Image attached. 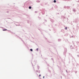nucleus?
Here are the masks:
<instances>
[{
	"mask_svg": "<svg viewBox=\"0 0 79 79\" xmlns=\"http://www.w3.org/2000/svg\"><path fill=\"white\" fill-rule=\"evenodd\" d=\"M64 19H65V17H64Z\"/></svg>",
	"mask_w": 79,
	"mask_h": 79,
	"instance_id": "obj_30",
	"label": "nucleus"
},
{
	"mask_svg": "<svg viewBox=\"0 0 79 79\" xmlns=\"http://www.w3.org/2000/svg\"><path fill=\"white\" fill-rule=\"evenodd\" d=\"M41 57H42V54H41Z\"/></svg>",
	"mask_w": 79,
	"mask_h": 79,
	"instance_id": "obj_29",
	"label": "nucleus"
},
{
	"mask_svg": "<svg viewBox=\"0 0 79 79\" xmlns=\"http://www.w3.org/2000/svg\"><path fill=\"white\" fill-rule=\"evenodd\" d=\"M38 50H39V49H38V48H37V49H36V50H37V51H38Z\"/></svg>",
	"mask_w": 79,
	"mask_h": 79,
	"instance_id": "obj_20",
	"label": "nucleus"
},
{
	"mask_svg": "<svg viewBox=\"0 0 79 79\" xmlns=\"http://www.w3.org/2000/svg\"><path fill=\"white\" fill-rule=\"evenodd\" d=\"M66 73H68V71H67V70H66Z\"/></svg>",
	"mask_w": 79,
	"mask_h": 79,
	"instance_id": "obj_22",
	"label": "nucleus"
},
{
	"mask_svg": "<svg viewBox=\"0 0 79 79\" xmlns=\"http://www.w3.org/2000/svg\"><path fill=\"white\" fill-rule=\"evenodd\" d=\"M77 56H79V55H77Z\"/></svg>",
	"mask_w": 79,
	"mask_h": 79,
	"instance_id": "obj_37",
	"label": "nucleus"
},
{
	"mask_svg": "<svg viewBox=\"0 0 79 79\" xmlns=\"http://www.w3.org/2000/svg\"><path fill=\"white\" fill-rule=\"evenodd\" d=\"M70 48H71V49H73V46H70Z\"/></svg>",
	"mask_w": 79,
	"mask_h": 79,
	"instance_id": "obj_11",
	"label": "nucleus"
},
{
	"mask_svg": "<svg viewBox=\"0 0 79 79\" xmlns=\"http://www.w3.org/2000/svg\"><path fill=\"white\" fill-rule=\"evenodd\" d=\"M75 73H77V71H76Z\"/></svg>",
	"mask_w": 79,
	"mask_h": 79,
	"instance_id": "obj_34",
	"label": "nucleus"
},
{
	"mask_svg": "<svg viewBox=\"0 0 79 79\" xmlns=\"http://www.w3.org/2000/svg\"><path fill=\"white\" fill-rule=\"evenodd\" d=\"M50 20L51 21L52 23H54V22H55V21L52 19H50Z\"/></svg>",
	"mask_w": 79,
	"mask_h": 79,
	"instance_id": "obj_3",
	"label": "nucleus"
},
{
	"mask_svg": "<svg viewBox=\"0 0 79 79\" xmlns=\"http://www.w3.org/2000/svg\"><path fill=\"white\" fill-rule=\"evenodd\" d=\"M61 79H62V77L61 76Z\"/></svg>",
	"mask_w": 79,
	"mask_h": 79,
	"instance_id": "obj_31",
	"label": "nucleus"
},
{
	"mask_svg": "<svg viewBox=\"0 0 79 79\" xmlns=\"http://www.w3.org/2000/svg\"><path fill=\"white\" fill-rule=\"evenodd\" d=\"M47 16V15H46V16Z\"/></svg>",
	"mask_w": 79,
	"mask_h": 79,
	"instance_id": "obj_48",
	"label": "nucleus"
},
{
	"mask_svg": "<svg viewBox=\"0 0 79 79\" xmlns=\"http://www.w3.org/2000/svg\"><path fill=\"white\" fill-rule=\"evenodd\" d=\"M71 25H73V23H71Z\"/></svg>",
	"mask_w": 79,
	"mask_h": 79,
	"instance_id": "obj_39",
	"label": "nucleus"
},
{
	"mask_svg": "<svg viewBox=\"0 0 79 79\" xmlns=\"http://www.w3.org/2000/svg\"><path fill=\"white\" fill-rule=\"evenodd\" d=\"M39 76H40V75H39Z\"/></svg>",
	"mask_w": 79,
	"mask_h": 79,
	"instance_id": "obj_45",
	"label": "nucleus"
},
{
	"mask_svg": "<svg viewBox=\"0 0 79 79\" xmlns=\"http://www.w3.org/2000/svg\"><path fill=\"white\" fill-rule=\"evenodd\" d=\"M54 3H56V0H54L53 1Z\"/></svg>",
	"mask_w": 79,
	"mask_h": 79,
	"instance_id": "obj_9",
	"label": "nucleus"
},
{
	"mask_svg": "<svg viewBox=\"0 0 79 79\" xmlns=\"http://www.w3.org/2000/svg\"><path fill=\"white\" fill-rule=\"evenodd\" d=\"M76 66H77V68H79V64H77V65H76Z\"/></svg>",
	"mask_w": 79,
	"mask_h": 79,
	"instance_id": "obj_6",
	"label": "nucleus"
},
{
	"mask_svg": "<svg viewBox=\"0 0 79 79\" xmlns=\"http://www.w3.org/2000/svg\"><path fill=\"white\" fill-rule=\"evenodd\" d=\"M51 9H52V10H53V7H52Z\"/></svg>",
	"mask_w": 79,
	"mask_h": 79,
	"instance_id": "obj_25",
	"label": "nucleus"
},
{
	"mask_svg": "<svg viewBox=\"0 0 79 79\" xmlns=\"http://www.w3.org/2000/svg\"><path fill=\"white\" fill-rule=\"evenodd\" d=\"M47 65L48 66H50V65H49V64H47Z\"/></svg>",
	"mask_w": 79,
	"mask_h": 79,
	"instance_id": "obj_15",
	"label": "nucleus"
},
{
	"mask_svg": "<svg viewBox=\"0 0 79 79\" xmlns=\"http://www.w3.org/2000/svg\"><path fill=\"white\" fill-rule=\"evenodd\" d=\"M46 63L47 64H48V63H47V62H46Z\"/></svg>",
	"mask_w": 79,
	"mask_h": 79,
	"instance_id": "obj_26",
	"label": "nucleus"
},
{
	"mask_svg": "<svg viewBox=\"0 0 79 79\" xmlns=\"http://www.w3.org/2000/svg\"><path fill=\"white\" fill-rule=\"evenodd\" d=\"M51 59H52V61H54V60H53V58H52Z\"/></svg>",
	"mask_w": 79,
	"mask_h": 79,
	"instance_id": "obj_19",
	"label": "nucleus"
},
{
	"mask_svg": "<svg viewBox=\"0 0 79 79\" xmlns=\"http://www.w3.org/2000/svg\"><path fill=\"white\" fill-rule=\"evenodd\" d=\"M77 51V49H76V51Z\"/></svg>",
	"mask_w": 79,
	"mask_h": 79,
	"instance_id": "obj_44",
	"label": "nucleus"
},
{
	"mask_svg": "<svg viewBox=\"0 0 79 79\" xmlns=\"http://www.w3.org/2000/svg\"><path fill=\"white\" fill-rule=\"evenodd\" d=\"M64 8H66V7L65 6H64Z\"/></svg>",
	"mask_w": 79,
	"mask_h": 79,
	"instance_id": "obj_17",
	"label": "nucleus"
},
{
	"mask_svg": "<svg viewBox=\"0 0 79 79\" xmlns=\"http://www.w3.org/2000/svg\"><path fill=\"white\" fill-rule=\"evenodd\" d=\"M41 34H43V33H42V32H41Z\"/></svg>",
	"mask_w": 79,
	"mask_h": 79,
	"instance_id": "obj_28",
	"label": "nucleus"
},
{
	"mask_svg": "<svg viewBox=\"0 0 79 79\" xmlns=\"http://www.w3.org/2000/svg\"><path fill=\"white\" fill-rule=\"evenodd\" d=\"M67 52V49L65 48L64 49V55H66V52Z\"/></svg>",
	"mask_w": 79,
	"mask_h": 79,
	"instance_id": "obj_2",
	"label": "nucleus"
},
{
	"mask_svg": "<svg viewBox=\"0 0 79 79\" xmlns=\"http://www.w3.org/2000/svg\"><path fill=\"white\" fill-rule=\"evenodd\" d=\"M48 72H49L50 73H51V71H50V70L48 68Z\"/></svg>",
	"mask_w": 79,
	"mask_h": 79,
	"instance_id": "obj_4",
	"label": "nucleus"
},
{
	"mask_svg": "<svg viewBox=\"0 0 79 79\" xmlns=\"http://www.w3.org/2000/svg\"><path fill=\"white\" fill-rule=\"evenodd\" d=\"M52 74H51V76H50L51 77H52Z\"/></svg>",
	"mask_w": 79,
	"mask_h": 79,
	"instance_id": "obj_23",
	"label": "nucleus"
},
{
	"mask_svg": "<svg viewBox=\"0 0 79 79\" xmlns=\"http://www.w3.org/2000/svg\"><path fill=\"white\" fill-rule=\"evenodd\" d=\"M40 76H41V75H40Z\"/></svg>",
	"mask_w": 79,
	"mask_h": 79,
	"instance_id": "obj_38",
	"label": "nucleus"
},
{
	"mask_svg": "<svg viewBox=\"0 0 79 79\" xmlns=\"http://www.w3.org/2000/svg\"><path fill=\"white\" fill-rule=\"evenodd\" d=\"M42 15H44V14L45 13V12H44V11H42Z\"/></svg>",
	"mask_w": 79,
	"mask_h": 79,
	"instance_id": "obj_7",
	"label": "nucleus"
},
{
	"mask_svg": "<svg viewBox=\"0 0 79 79\" xmlns=\"http://www.w3.org/2000/svg\"><path fill=\"white\" fill-rule=\"evenodd\" d=\"M44 21L46 23L47 22V20L44 19Z\"/></svg>",
	"mask_w": 79,
	"mask_h": 79,
	"instance_id": "obj_14",
	"label": "nucleus"
},
{
	"mask_svg": "<svg viewBox=\"0 0 79 79\" xmlns=\"http://www.w3.org/2000/svg\"><path fill=\"white\" fill-rule=\"evenodd\" d=\"M48 26H49V27H50V25H48Z\"/></svg>",
	"mask_w": 79,
	"mask_h": 79,
	"instance_id": "obj_40",
	"label": "nucleus"
},
{
	"mask_svg": "<svg viewBox=\"0 0 79 79\" xmlns=\"http://www.w3.org/2000/svg\"><path fill=\"white\" fill-rule=\"evenodd\" d=\"M77 2H79V0H78V1Z\"/></svg>",
	"mask_w": 79,
	"mask_h": 79,
	"instance_id": "obj_32",
	"label": "nucleus"
},
{
	"mask_svg": "<svg viewBox=\"0 0 79 79\" xmlns=\"http://www.w3.org/2000/svg\"><path fill=\"white\" fill-rule=\"evenodd\" d=\"M30 51H31V52H32L33 50H32V49H30Z\"/></svg>",
	"mask_w": 79,
	"mask_h": 79,
	"instance_id": "obj_18",
	"label": "nucleus"
},
{
	"mask_svg": "<svg viewBox=\"0 0 79 79\" xmlns=\"http://www.w3.org/2000/svg\"><path fill=\"white\" fill-rule=\"evenodd\" d=\"M44 77H44V76H43V78H44Z\"/></svg>",
	"mask_w": 79,
	"mask_h": 79,
	"instance_id": "obj_27",
	"label": "nucleus"
},
{
	"mask_svg": "<svg viewBox=\"0 0 79 79\" xmlns=\"http://www.w3.org/2000/svg\"><path fill=\"white\" fill-rule=\"evenodd\" d=\"M55 26H58L56 24L55 25Z\"/></svg>",
	"mask_w": 79,
	"mask_h": 79,
	"instance_id": "obj_33",
	"label": "nucleus"
},
{
	"mask_svg": "<svg viewBox=\"0 0 79 79\" xmlns=\"http://www.w3.org/2000/svg\"><path fill=\"white\" fill-rule=\"evenodd\" d=\"M2 31H7V29H3Z\"/></svg>",
	"mask_w": 79,
	"mask_h": 79,
	"instance_id": "obj_10",
	"label": "nucleus"
},
{
	"mask_svg": "<svg viewBox=\"0 0 79 79\" xmlns=\"http://www.w3.org/2000/svg\"><path fill=\"white\" fill-rule=\"evenodd\" d=\"M72 37H73V36H72Z\"/></svg>",
	"mask_w": 79,
	"mask_h": 79,
	"instance_id": "obj_41",
	"label": "nucleus"
},
{
	"mask_svg": "<svg viewBox=\"0 0 79 79\" xmlns=\"http://www.w3.org/2000/svg\"><path fill=\"white\" fill-rule=\"evenodd\" d=\"M75 23H76V24H77V25L78 24V18H76L75 20Z\"/></svg>",
	"mask_w": 79,
	"mask_h": 79,
	"instance_id": "obj_1",
	"label": "nucleus"
},
{
	"mask_svg": "<svg viewBox=\"0 0 79 79\" xmlns=\"http://www.w3.org/2000/svg\"><path fill=\"white\" fill-rule=\"evenodd\" d=\"M67 19H68V18H67Z\"/></svg>",
	"mask_w": 79,
	"mask_h": 79,
	"instance_id": "obj_47",
	"label": "nucleus"
},
{
	"mask_svg": "<svg viewBox=\"0 0 79 79\" xmlns=\"http://www.w3.org/2000/svg\"><path fill=\"white\" fill-rule=\"evenodd\" d=\"M56 6V7H57V6Z\"/></svg>",
	"mask_w": 79,
	"mask_h": 79,
	"instance_id": "obj_42",
	"label": "nucleus"
},
{
	"mask_svg": "<svg viewBox=\"0 0 79 79\" xmlns=\"http://www.w3.org/2000/svg\"><path fill=\"white\" fill-rule=\"evenodd\" d=\"M48 59L47 58H45V60H47Z\"/></svg>",
	"mask_w": 79,
	"mask_h": 79,
	"instance_id": "obj_21",
	"label": "nucleus"
},
{
	"mask_svg": "<svg viewBox=\"0 0 79 79\" xmlns=\"http://www.w3.org/2000/svg\"><path fill=\"white\" fill-rule=\"evenodd\" d=\"M45 39H47V38H45Z\"/></svg>",
	"mask_w": 79,
	"mask_h": 79,
	"instance_id": "obj_35",
	"label": "nucleus"
},
{
	"mask_svg": "<svg viewBox=\"0 0 79 79\" xmlns=\"http://www.w3.org/2000/svg\"><path fill=\"white\" fill-rule=\"evenodd\" d=\"M49 31H51V30H50V29H49Z\"/></svg>",
	"mask_w": 79,
	"mask_h": 79,
	"instance_id": "obj_43",
	"label": "nucleus"
},
{
	"mask_svg": "<svg viewBox=\"0 0 79 79\" xmlns=\"http://www.w3.org/2000/svg\"><path fill=\"white\" fill-rule=\"evenodd\" d=\"M73 45H74V43H73Z\"/></svg>",
	"mask_w": 79,
	"mask_h": 79,
	"instance_id": "obj_36",
	"label": "nucleus"
},
{
	"mask_svg": "<svg viewBox=\"0 0 79 79\" xmlns=\"http://www.w3.org/2000/svg\"><path fill=\"white\" fill-rule=\"evenodd\" d=\"M65 30H67L68 29V28L67 27H65Z\"/></svg>",
	"mask_w": 79,
	"mask_h": 79,
	"instance_id": "obj_13",
	"label": "nucleus"
},
{
	"mask_svg": "<svg viewBox=\"0 0 79 79\" xmlns=\"http://www.w3.org/2000/svg\"><path fill=\"white\" fill-rule=\"evenodd\" d=\"M61 39H59L58 40V42H60V41H61Z\"/></svg>",
	"mask_w": 79,
	"mask_h": 79,
	"instance_id": "obj_8",
	"label": "nucleus"
},
{
	"mask_svg": "<svg viewBox=\"0 0 79 79\" xmlns=\"http://www.w3.org/2000/svg\"><path fill=\"white\" fill-rule=\"evenodd\" d=\"M67 9H69V6H67Z\"/></svg>",
	"mask_w": 79,
	"mask_h": 79,
	"instance_id": "obj_12",
	"label": "nucleus"
},
{
	"mask_svg": "<svg viewBox=\"0 0 79 79\" xmlns=\"http://www.w3.org/2000/svg\"><path fill=\"white\" fill-rule=\"evenodd\" d=\"M58 14H59V13H58Z\"/></svg>",
	"mask_w": 79,
	"mask_h": 79,
	"instance_id": "obj_46",
	"label": "nucleus"
},
{
	"mask_svg": "<svg viewBox=\"0 0 79 79\" xmlns=\"http://www.w3.org/2000/svg\"><path fill=\"white\" fill-rule=\"evenodd\" d=\"M31 6H29V9H31Z\"/></svg>",
	"mask_w": 79,
	"mask_h": 79,
	"instance_id": "obj_16",
	"label": "nucleus"
},
{
	"mask_svg": "<svg viewBox=\"0 0 79 79\" xmlns=\"http://www.w3.org/2000/svg\"><path fill=\"white\" fill-rule=\"evenodd\" d=\"M41 6H43V4H41Z\"/></svg>",
	"mask_w": 79,
	"mask_h": 79,
	"instance_id": "obj_24",
	"label": "nucleus"
},
{
	"mask_svg": "<svg viewBox=\"0 0 79 79\" xmlns=\"http://www.w3.org/2000/svg\"><path fill=\"white\" fill-rule=\"evenodd\" d=\"M73 11L74 12H76V10L74 8L73 9Z\"/></svg>",
	"mask_w": 79,
	"mask_h": 79,
	"instance_id": "obj_5",
	"label": "nucleus"
}]
</instances>
